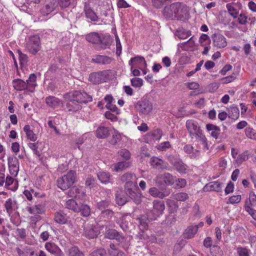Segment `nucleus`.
I'll list each match as a JSON object with an SVG mask.
<instances>
[{"label":"nucleus","instance_id":"obj_1","mask_svg":"<svg viewBox=\"0 0 256 256\" xmlns=\"http://www.w3.org/2000/svg\"><path fill=\"white\" fill-rule=\"evenodd\" d=\"M136 176L130 172L124 174L121 177V180L124 183L126 193L136 204L142 202L141 194L138 192L137 182L134 181Z\"/></svg>","mask_w":256,"mask_h":256},{"label":"nucleus","instance_id":"obj_2","mask_svg":"<svg viewBox=\"0 0 256 256\" xmlns=\"http://www.w3.org/2000/svg\"><path fill=\"white\" fill-rule=\"evenodd\" d=\"M186 126L191 138L196 139L203 145L204 148L208 150L206 138L198 123L194 120H188L186 122Z\"/></svg>","mask_w":256,"mask_h":256},{"label":"nucleus","instance_id":"obj_3","mask_svg":"<svg viewBox=\"0 0 256 256\" xmlns=\"http://www.w3.org/2000/svg\"><path fill=\"white\" fill-rule=\"evenodd\" d=\"M185 6L180 2H174L164 7L162 14L166 19L175 20L183 16Z\"/></svg>","mask_w":256,"mask_h":256},{"label":"nucleus","instance_id":"obj_4","mask_svg":"<svg viewBox=\"0 0 256 256\" xmlns=\"http://www.w3.org/2000/svg\"><path fill=\"white\" fill-rule=\"evenodd\" d=\"M76 172L74 170L69 171L66 174L57 180L58 186L62 190L70 188L76 182Z\"/></svg>","mask_w":256,"mask_h":256},{"label":"nucleus","instance_id":"obj_5","mask_svg":"<svg viewBox=\"0 0 256 256\" xmlns=\"http://www.w3.org/2000/svg\"><path fill=\"white\" fill-rule=\"evenodd\" d=\"M24 46L27 52L36 54L40 49V38L38 35H33L26 39Z\"/></svg>","mask_w":256,"mask_h":256},{"label":"nucleus","instance_id":"obj_6","mask_svg":"<svg viewBox=\"0 0 256 256\" xmlns=\"http://www.w3.org/2000/svg\"><path fill=\"white\" fill-rule=\"evenodd\" d=\"M153 207L148 213V218L150 220H155L162 215L165 209L163 201L155 200L152 202Z\"/></svg>","mask_w":256,"mask_h":256},{"label":"nucleus","instance_id":"obj_7","mask_svg":"<svg viewBox=\"0 0 256 256\" xmlns=\"http://www.w3.org/2000/svg\"><path fill=\"white\" fill-rule=\"evenodd\" d=\"M135 108L140 115L146 116L152 112L153 105L150 100L146 98H143L136 104Z\"/></svg>","mask_w":256,"mask_h":256},{"label":"nucleus","instance_id":"obj_8","mask_svg":"<svg viewBox=\"0 0 256 256\" xmlns=\"http://www.w3.org/2000/svg\"><path fill=\"white\" fill-rule=\"evenodd\" d=\"M70 96L73 100L78 103H86L92 101V97L87 93L82 92L74 91L66 94L64 96V98H68Z\"/></svg>","mask_w":256,"mask_h":256},{"label":"nucleus","instance_id":"obj_9","mask_svg":"<svg viewBox=\"0 0 256 256\" xmlns=\"http://www.w3.org/2000/svg\"><path fill=\"white\" fill-rule=\"evenodd\" d=\"M86 40L91 43L101 44L106 46H109L110 44V40L108 36H104L102 34H100L95 32L87 34Z\"/></svg>","mask_w":256,"mask_h":256},{"label":"nucleus","instance_id":"obj_10","mask_svg":"<svg viewBox=\"0 0 256 256\" xmlns=\"http://www.w3.org/2000/svg\"><path fill=\"white\" fill-rule=\"evenodd\" d=\"M109 70H105L90 74L89 80L94 84H100L106 82L108 78Z\"/></svg>","mask_w":256,"mask_h":256},{"label":"nucleus","instance_id":"obj_11","mask_svg":"<svg viewBox=\"0 0 256 256\" xmlns=\"http://www.w3.org/2000/svg\"><path fill=\"white\" fill-rule=\"evenodd\" d=\"M168 160L178 172L182 174L186 172L187 166L178 156L171 154L168 156Z\"/></svg>","mask_w":256,"mask_h":256},{"label":"nucleus","instance_id":"obj_12","mask_svg":"<svg viewBox=\"0 0 256 256\" xmlns=\"http://www.w3.org/2000/svg\"><path fill=\"white\" fill-rule=\"evenodd\" d=\"M149 194L154 198H158L163 199L168 196L171 193V189L164 188L160 190L156 187H152L148 190Z\"/></svg>","mask_w":256,"mask_h":256},{"label":"nucleus","instance_id":"obj_13","mask_svg":"<svg viewBox=\"0 0 256 256\" xmlns=\"http://www.w3.org/2000/svg\"><path fill=\"white\" fill-rule=\"evenodd\" d=\"M212 38L213 40V44L218 48H224L227 45L226 38L222 34H214Z\"/></svg>","mask_w":256,"mask_h":256},{"label":"nucleus","instance_id":"obj_14","mask_svg":"<svg viewBox=\"0 0 256 256\" xmlns=\"http://www.w3.org/2000/svg\"><path fill=\"white\" fill-rule=\"evenodd\" d=\"M8 164L10 173L12 175L16 176L19 170V162L14 156L8 158Z\"/></svg>","mask_w":256,"mask_h":256},{"label":"nucleus","instance_id":"obj_15","mask_svg":"<svg viewBox=\"0 0 256 256\" xmlns=\"http://www.w3.org/2000/svg\"><path fill=\"white\" fill-rule=\"evenodd\" d=\"M129 64H132L136 68L142 69L147 67L144 58L142 56H137L132 58L128 62Z\"/></svg>","mask_w":256,"mask_h":256},{"label":"nucleus","instance_id":"obj_16","mask_svg":"<svg viewBox=\"0 0 256 256\" xmlns=\"http://www.w3.org/2000/svg\"><path fill=\"white\" fill-rule=\"evenodd\" d=\"M68 195L70 197L74 198L77 200H82L83 198L86 196V193L82 188L74 186L69 190Z\"/></svg>","mask_w":256,"mask_h":256},{"label":"nucleus","instance_id":"obj_17","mask_svg":"<svg viewBox=\"0 0 256 256\" xmlns=\"http://www.w3.org/2000/svg\"><path fill=\"white\" fill-rule=\"evenodd\" d=\"M57 6L56 0H47L46 4L40 10L43 16H46L53 12Z\"/></svg>","mask_w":256,"mask_h":256},{"label":"nucleus","instance_id":"obj_18","mask_svg":"<svg viewBox=\"0 0 256 256\" xmlns=\"http://www.w3.org/2000/svg\"><path fill=\"white\" fill-rule=\"evenodd\" d=\"M150 162L151 166L156 168L167 170L170 169L168 164L166 162L157 157L152 158Z\"/></svg>","mask_w":256,"mask_h":256},{"label":"nucleus","instance_id":"obj_19","mask_svg":"<svg viewBox=\"0 0 256 256\" xmlns=\"http://www.w3.org/2000/svg\"><path fill=\"white\" fill-rule=\"evenodd\" d=\"M84 230V236L90 239L96 238L100 233L98 228L92 225L88 226Z\"/></svg>","mask_w":256,"mask_h":256},{"label":"nucleus","instance_id":"obj_20","mask_svg":"<svg viewBox=\"0 0 256 256\" xmlns=\"http://www.w3.org/2000/svg\"><path fill=\"white\" fill-rule=\"evenodd\" d=\"M16 251L18 256H38L34 250L28 246L23 248L22 249L16 248Z\"/></svg>","mask_w":256,"mask_h":256},{"label":"nucleus","instance_id":"obj_21","mask_svg":"<svg viewBox=\"0 0 256 256\" xmlns=\"http://www.w3.org/2000/svg\"><path fill=\"white\" fill-rule=\"evenodd\" d=\"M183 150L189 155L190 158H197L200 155V152L198 150H194V147L190 144L185 145L184 146Z\"/></svg>","mask_w":256,"mask_h":256},{"label":"nucleus","instance_id":"obj_22","mask_svg":"<svg viewBox=\"0 0 256 256\" xmlns=\"http://www.w3.org/2000/svg\"><path fill=\"white\" fill-rule=\"evenodd\" d=\"M46 249L50 254L56 256H61L62 250L55 244L46 242L45 244Z\"/></svg>","mask_w":256,"mask_h":256},{"label":"nucleus","instance_id":"obj_23","mask_svg":"<svg viewBox=\"0 0 256 256\" xmlns=\"http://www.w3.org/2000/svg\"><path fill=\"white\" fill-rule=\"evenodd\" d=\"M45 102L47 106L53 108H58L62 104V101L54 96L46 97Z\"/></svg>","mask_w":256,"mask_h":256},{"label":"nucleus","instance_id":"obj_24","mask_svg":"<svg viewBox=\"0 0 256 256\" xmlns=\"http://www.w3.org/2000/svg\"><path fill=\"white\" fill-rule=\"evenodd\" d=\"M222 188V183L218 181L212 182L206 184L204 188V191L220 192Z\"/></svg>","mask_w":256,"mask_h":256},{"label":"nucleus","instance_id":"obj_25","mask_svg":"<svg viewBox=\"0 0 256 256\" xmlns=\"http://www.w3.org/2000/svg\"><path fill=\"white\" fill-rule=\"evenodd\" d=\"M64 99L68 101L66 104V106L68 111L75 112L81 108L80 103H78L76 100H73V98H72L70 96L68 97V98H64Z\"/></svg>","mask_w":256,"mask_h":256},{"label":"nucleus","instance_id":"obj_26","mask_svg":"<svg viewBox=\"0 0 256 256\" xmlns=\"http://www.w3.org/2000/svg\"><path fill=\"white\" fill-rule=\"evenodd\" d=\"M96 134L99 138H106L110 135L109 128L104 126H99L96 131Z\"/></svg>","mask_w":256,"mask_h":256},{"label":"nucleus","instance_id":"obj_27","mask_svg":"<svg viewBox=\"0 0 256 256\" xmlns=\"http://www.w3.org/2000/svg\"><path fill=\"white\" fill-rule=\"evenodd\" d=\"M156 178L162 179L166 186H172L174 183V178L168 172L158 176Z\"/></svg>","mask_w":256,"mask_h":256},{"label":"nucleus","instance_id":"obj_28","mask_svg":"<svg viewBox=\"0 0 256 256\" xmlns=\"http://www.w3.org/2000/svg\"><path fill=\"white\" fill-rule=\"evenodd\" d=\"M5 187L12 191L16 190L18 187V183L14 181V179L10 176H8L6 179H4Z\"/></svg>","mask_w":256,"mask_h":256},{"label":"nucleus","instance_id":"obj_29","mask_svg":"<svg viewBox=\"0 0 256 256\" xmlns=\"http://www.w3.org/2000/svg\"><path fill=\"white\" fill-rule=\"evenodd\" d=\"M36 76L34 74H32L30 75L28 79L26 80V84H27L28 90L30 92H33L36 86Z\"/></svg>","mask_w":256,"mask_h":256},{"label":"nucleus","instance_id":"obj_30","mask_svg":"<svg viewBox=\"0 0 256 256\" xmlns=\"http://www.w3.org/2000/svg\"><path fill=\"white\" fill-rule=\"evenodd\" d=\"M13 86L15 90L18 91L24 90L26 89L28 90L26 82L21 79H15L12 80Z\"/></svg>","mask_w":256,"mask_h":256},{"label":"nucleus","instance_id":"obj_31","mask_svg":"<svg viewBox=\"0 0 256 256\" xmlns=\"http://www.w3.org/2000/svg\"><path fill=\"white\" fill-rule=\"evenodd\" d=\"M112 58L108 56L98 55L92 59V62L102 64H110L112 62Z\"/></svg>","mask_w":256,"mask_h":256},{"label":"nucleus","instance_id":"obj_32","mask_svg":"<svg viewBox=\"0 0 256 256\" xmlns=\"http://www.w3.org/2000/svg\"><path fill=\"white\" fill-rule=\"evenodd\" d=\"M24 131L26 134V136L28 140L32 142H35L36 140L38 138L37 136L34 132L33 130L30 128V126L29 125H26L24 126Z\"/></svg>","mask_w":256,"mask_h":256},{"label":"nucleus","instance_id":"obj_33","mask_svg":"<svg viewBox=\"0 0 256 256\" xmlns=\"http://www.w3.org/2000/svg\"><path fill=\"white\" fill-rule=\"evenodd\" d=\"M198 226H190L185 230L184 238L190 239L192 238L197 233Z\"/></svg>","mask_w":256,"mask_h":256},{"label":"nucleus","instance_id":"obj_34","mask_svg":"<svg viewBox=\"0 0 256 256\" xmlns=\"http://www.w3.org/2000/svg\"><path fill=\"white\" fill-rule=\"evenodd\" d=\"M97 176L100 181L104 184L112 182V178L110 174L106 172H101L97 174Z\"/></svg>","mask_w":256,"mask_h":256},{"label":"nucleus","instance_id":"obj_35","mask_svg":"<svg viewBox=\"0 0 256 256\" xmlns=\"http://www.w3.org/2000/svg\"><path fill=\"white\" fill-rule=\"evenodd\" d=\"M54 220L58 224H65L68 219L66 214L62 211H60L55 213Z\"/></svg>","mask_w":256,"mask_h":256},{"label":"nucleus","instance_id":"obj_36","mask_svg":"<svg viewBox=\"0 0 256 256\" xmlns=\"http://www.w3.org/2000/svg\"><path fill=\"white\" fill-rule=\"evenodd\" d=\"M206 128L208 131H212V136L215 139H217L218 138L220 132V130L219 127L212 124H208L206 125Z\"/></svg>","mask_w":256,"mask_h":256},{"label":"nucleus","instance_id":"obj_37","mask_svg":"<svg viewBox=\"0 0 256 256\" xmlns=\"http://www.w3.org/2000/svg\"><path fill=\"white\" fill-rule=\"evenodd\" d=\"M79 205L74 200L70 199L65 204L66 208L72 210L74 212H78L80 210Z\"/></svg>","mask_w":256,"mask_h":256},{"label":"nucleus","instance_id":"obj_38","mask_svg":"<svg viewBox=\"0 0 256 256\" xmlns=\"http://www.w3.org/2000/svg\"><path fill=\"white\" fill-rule=\"evenodd\" d=\"M240 116L238 108L236 106H230L228 109V116L233 120H236Z\"/></svg>","mask_w":256,"mask_h":256},{"label":"nucleus","instance_id":"obj_39","mask_svg":"<svg viewBox=\"0 0 256 256\" xmlns=\"http://www.w3.org/2000/svg\"><path fill=\"white\" fill-rule=\"evenodd\" d=\"M84 10L87 18H90L92 21H96L98 17L96 14L92 9L85 3Z\"/></svg>","mask_w":256,"mask_h":256},{"label":"nucleus","instance_id":"obj_40","mask_svg":"<svg viewBox=\"0 0 256 256\" xmlns=\"http://www.w3.org/2000/svg\"><path fill=\"white\" fill-rule=\"evenodd\" d=\"M80 210L78 212H80L82 216L87 217L90 214V208L89 206L86 204H80Z\"/></svg>","mask_w":256,"mask_h":256},{"label":"nucleus","instance_id":"obj_41","mask_svg":"<svg viewBox=\"0 0 256 256\" xmlns=\"http://www.w3.org/2000/svg\"><path fill=\"white\" fill-rule=\"evenodd\" d=\"M172 199L176 200L177 201L184 202L188 198V194L186 192H178L172 194L170 197Z\"/></svg>","mask_w":256,"mask_h":256},{"label":"nucleus","instance_id":"obj_42","mask_svg":"<svg viewBox=\"0 0 256 256\" xmlns=\"http://www.w3.org/2000/svg\"><path fill=\"white\" fill-rule=\"evenodd\" d=\"M148 218L145 216H142L138 218V222L140 224V228L144 231L148 228Z\"/></svg>","mask_w":256,"mask_h":256},{"label":"nucleus","instance_id":"obj_43","mask_svg":"<svg viewBox=\"0 0 256 256\" xmlns=\"http://www.w3.org/2000/svg\"><path fill=\"white\" fill-rule=\"evenodd\" d=\"M26 210L30 214H40L42 213V208L40 205L36 204L34 206H27L26 208Z\"/></svg>","mask_w":256,"mask_h":256},{"label":"nucleus","instance_id":"obj_44","mask_svg":"<svg viewBox=\"0 0 256 256\" xmlns=\"http://www.w3.org/2000/svg\"><path fill=\"white\" fill-rule=\"evenodd\" d=\"M128 162H120L115 164L113 166L112 169L116 172H119L128 166Z\"/></svg>","mask_w":256,"mask_h":256},{"label":"nucleus","instance_id":"obj_45","mask_svg":"<svg viewBox=\"0 0 256 256\" xmlns=\"http://www.w3.org/2000/svg\"><path fill=\"white\" fill-rule=\"evenodd\" d=\"M248 158V151H245L239 154L236 159L235 161L238 165L241 164L244 162L246 161Z\"/></svg>","mask_w":256,"mask_h":256},{"label":"nucleus","instance_id":"obj_46","mask_svg":"<svg viewBox=\"0 0 256 256\" xmlns=\"http://www.w3.org/2000/svg\"><path fill=\"white\" fill-rule=\"evenodd\" d=\"M112 203L108 200H101L97 203V208L102 212V210H106L110 206Z\"/></svg>","mask_w":256,"mask_h":256},{"label":"nucleus","instance_id":"obj_47","mask_svg":"<svg viewBox=\"0 0 256 256\" xmlns=\"http://www.w3.org/2000/svg\"><path fill=\"white\" fill-rule=\"evenodd\" d=\"M166 203L169 208L170 212L173 213L177 210L178 205L173 200L168 199L166 201Z\"/></svg>","mask_w":256,"mask_h":256},{"label":"nucleus","instance_id":"obj_48","mask_svg":"<svg viewBox=\"0 0 256 256\" xmlns=\"http://www.w3.org/2000/svg\"><path fill=\"white\" fill-rule=\"evenodd\" d=\"M68 256H84V254L77 246H72L68 250Z\"/></svg>","mask_w":256,"mask_h":256},{"label":"nucleus","instance_id":"obj_49","mask_svg":"<svg viewBox=\"0 0 256 256\" xmlns=\"http://www.w3.org/2000/svg\"><path fill=\"white\" fill-rule=\"evenodd\" d=\"M121 140V136L118 131H114L110 140V143L114 146L116 145Z\"/></svg>","mask_w":256,"mask_h":256},{"label":"nucleus","instance_id":"obj_50","mask_svg":"<svg viewBox=\"0 0 256 256\" xmlns=\"http://www.w3.org/2000/svg\"><path fill=\"white\" fill-rule=\"evenodd\" d=\"M172 0H152V4L156 8H162L164 4L171 2Z\"/></svg>","mask_w":256,"mask_h":256},{"label":"nucleus","instance_id":"obj_51","mask_svg":"<svg viewBox=\"0 0 256 256\" xmlns=\"http://www.w3.org/2000/svg\"><path fill=\"white\" fill-rule=\"evenodd\" d=\"M12 202V198H10L6 201L4 204V206L8 216H10L13 212Z\"/></svg>","mask_w":256,"mask_h":256},{"label":"nucleus","instance_id":"obj_52","mask_svg":"<svg viewBox=\"0 0 256 256\" xmlns=\"http://www.w3.org/2000/svg\"><path fill=\"white\" fill-rule=\"evenodd\" d=\"M130 82L132 86L136 88H140L143 85V80L138 78H132Z\"/></svg>","mask_w":256,"mask_h":256},{"label":"nucleus","instance_id":"obj_53","mask_svg":"<svg viewBox=\"0 0 256 256\" xmlns=\"http://www.w3.org/2000/svg\"><path fill=\"white\" fill-rule=\"evenodd\" d=\"M245 133L248 138L256 140V131L254 129L247 128L245 129Z\"/></svg>","mask_w":256,"mask_h":256},{"label":"nucleus","instance_id":"obj_54","mask_svg":"<svg viewBox=\"0 0 256 256\" xmlns=\"http://www.w3.org/2000/svg\"><path fill=\"white\" fill-rule=\"evenodd\" d=\"M116 200L118 204L123 206L126 202V198L123 195L116 194Z\"/></svg>","mask_w":256,"mask_h":256},{"label":"nucleus","instance_id":"obj_55","mask_svg":"<svg viewBox=\"0 0 256 256\" xmlns=\"http://www.w3.org/2000/svg\"><path fill=\"white\" fill-rule=\"evenodd\" d=\"M118 154L124 160H128L130 158V153L126 149H122L118 152Z\"/></svg>","mask_w":256,"mask_h":256},{"label":"nucleus","instance_id":"obj_56","mask_svg":"<svg viewBox=\"0 0 256 256\" xmlns=\"http://www.w3.org/2000/svg\"><path fill=\"white\" fill-rule=\"evenodd\" d=\"M210 252L212 256H220L222 252L220 247L218 246H214L210 249Z\"/></svg>","mask_w":256,"mask_h":256},{"label":"nucleus","instance_id":"obj_57","mask_svg":"<svg viewBox=\"0 0 256 256\" xmlns=\"http://www.w3.org/2000/svg\"><path fill=\"white\" fill-rule=\"evenodd\" d=\"M150 135L152 136L154 140H160L162 135V132L160 129H156L152 130Z\"/></svg>","mask_w":256,"mask_h":256},{"label":"nucleus","instance_id":"obj_58","mask_svg":"<svg viewBox=\"0 0 256 256\" xmlns=\"http://www.w3.org/2000/svg\"><path fill=\"white\" fill-rule=\"evenodd\" d=\"M226 6L230 14L234 18H236L238 16V12L236 8H234L230 4H228Z\"/></svg>","mask_w":256,"mask_h":256},{"label":"nucleus","instance_id":"obj_59","mask_svg":"<svg viewBox=\"0 0 256 256\" xmlns=\"http://www.w3.org/2000/svg\"><path fill=\"white\" fill-rule=\"evenodd\" d=\"M96 180L92 176H88L86 180L85 184L86 186L89 187L90 188L94 187L96 184Z\"/></svg>","mask_w":256,"mask_h":256},{"label":"nucleus","instance_id":"obj_60","mask_svg":"<svg viewBox=\"0 0 256 256\" xmlns=\"http://www.w3.org/2000/svg\"><path fill=\"white\" fill-rule=\"evenodd\" d=\"M171 148V144L168 141L161 142L157 147V148L161 151H164L166 149Z\"/></svg>","mask_w":256,"mask_h":256},{"label":"nucleus","instance_id":"obj_61","mask_svg":"<svg viewBox=\"0 0 256 256\" xmlns=\"http://www.w3.org/2000/svg\"><path fill=\"white\" fill-rule=\"evenodd\" d=\"M186 181L184 178H178L176 180V188H181L186 186Z\"/></svg>","mask_w":256,"mask_h":256},{"label":"nucleus","instance_id":"obj_62","mask_svg":"<svg viewBox=\"0 0 256 256\" xmlns=\"http://www.w3.org/2000/svg\"><path fill=\"white\" fill-rule=\"evenodd\" d=\"M106 254V250L103 248H100L92 252L90 256H104Z\"/></svg>","mask_w":256,"mask_h":256},{"label":"nucleus","instance_id":"obj_63","mask_svg":"<svg viewBox=\"0 0 256 256\" xmlns=\"http://www.w3.org/2000/svg\"><path fill=\"white\" fill-rule=\"evenodd\" d=\"M237 252L239 256H249V250L245 248L238 247Z\"/></svg>","mask_w":256,"mask_h":256},{"label":"nucleus","instance_id":"obj_64","mask_svg":"<svg viewBox=\"0 0 256 256\" xmlns=\"http://www.w3.org/2000/svg\"><path fill=\"white\" fill-rule=\"evenodd\" d=\"M245 210L256 220V210L252 208L250 206L246 204L244 206Z\"/></svg>","mask_w":256,"mask_h":256}]
</instances>
